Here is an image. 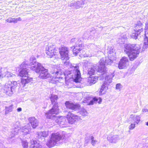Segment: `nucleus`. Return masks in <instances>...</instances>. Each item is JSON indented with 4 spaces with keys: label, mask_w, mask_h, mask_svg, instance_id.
Here are the masks:
<instances>
[{
    "label": "nucleus",
    "mask_w": 148,
    "mask_h": 148,
    "mask_svg": "<svg viewBox=\"0 0 148 148\" xmlns=\"http://www.w3.org/2000/svg\"><path fill=\"white\" fill-rule=\"evenodd\" d=\"M65 65L68 68L65 72L62 73L60 71H56L53 73L54 75L56 76V81H58L57 79L61 78L60 75L63 73L65 76L66 79L72 78L74 82L76 83H80L82 78L81 74L78 70V66L77 65L73 64H72L70 63L67 62L65 63ZM62 78V77H61Z\"/></svg>",
    "instance_id": "1"
},
{
    "label": "nucleus",
    "mask_w": 148,
    "mask_h": 148,
    "mask_svg": "<svg viewBox=\"0 0 148 148\" xmlns=\"http://www.w3.org/2000/svg\"><path fill=\"white\" fill-rule=\"evenodd\" d=\"M28 65L25 62H23L20 65L21 71L19 75L21 77H24L21 79V82L19 84L21 87L23 88L25 85L31 82L32 80V78L29 77L28 74L29 70L27 69Z\"/></svg>",
    "instance_id": "2"
},
{
    "label": "nucleus",
    "mask_w": 148,
    "mask_h": 148,
    "mask_svg": "<svg viewBox=\"0 0 148 148\" xmlns=\"http://www.w3.org/2000/svg\"><path fill=\"white\" fill-rule=\"evenodd\" d=\"M140 46L138 45L127 44L125 47L124 51L128 55L130 61H133L138 56Z\"/></svg>",
    "instance_id": "3"
},
{
    "label": "nucleus",
    "mask_w": 148,
    "mask_h": 148,
    "mask_svg": "<svg viewBox=\"0 0 148 148\" xmlns=\"http://www.w3.org/2000/svg\"><path fill=\"white\" fill-rule=\"evenodd\" d=\"M49 98L53 105L52 108L45 114L47 117L49 119H51L55 117V115L58 114L59 110L58 104L57 100L58 98L57 95L53 94L51 95Z\"/></svg>",
    "instance_id": "4"
},
{
    "label": "nucleus",
    "mask_w": 148,
    "mask_h": 148,
    "mask_svg": "<svg viewBox=\"0 0 148 148\" xmlns=\"http://www.w3.org/2000/svg\"><path fill=\"white\" fill-rule=\"evenodd\" d=\"M64 132H62L52 133L50 139L46 143V145L49 147H51L56 145H59L60 142L64 138Z\"/></svg>",
    "instance_id": "5"
},
{
    "label": "nucleus",
    "mask_w": 148,
    "mask_h": 148,
    "mask_svg": "<svg viewBox=\"0 0 148 148\" xmlns=\"http://www.w3.org/2000/svg\"><path fill=\"white\" fill-rule=\"evenodd\" d=\"M114 76V71L106 74L105 78V81L101 85L99 92V95L101 96L106 93L108 89V86L112 82V78Z\"/></svg>",
    "instance_id": "6"
},
{
    "label": "nucleus",
    "mask_w": 148,
    "mask_h": 148,
    "mask_svg": "<svg viewBox=\"0 0 148 148\" xmlns=\"http://www.w3.org/2000/svg\"><path fill=\"white\" fill-rule=\"evenodd\" d=\"M85 54L87 57H91L97 56V53L100 50L99 46L97 45L93 44H90L88 45L84 46Z\"/></svg>",
    "instance_id": "7"
},
{
    "label": "nucleus",
    "mask_w": 148,
    "mask_h": 148,
    "mask_svg": "<svg viewBox=\"0 0 148 148\" xmlns=\"http://www.w3.org/2000/svg\"><path fill=\"white\" fill-rule=\"evenodd\" d=\"M18 84L16 81H8L3 87L4 92L8 95L11 96L15 91Z\"/></svg>",
    "instance_id": "8"
},
{
    "label": "nucleus",
    "mask_w": 148,
    "mask_h": 148,
    "mask_svg": "<svg viewBox=\"0 0 148 148\" xmlns=\"http://www.w3.org/2000/svg\"><path fill=\"white\" fill-rule=\"evenodd\" d=\"M141 116L140 115L136 114H131L129 118L128 122H133L129 126L130 130H132L134 128L136 125L138 124L140 121Z\"/></svg>",
    "instance_id": "9"
},
{
    "label": "nucleus",
    "mask_w": 148,
    "mask_h": 148,
    "mask_svg": "<svg viewBox=\"0 0 148 148\" xmlns=\"http://www.w3.org/2000/svg\"><path fill=\"white\" fill-rule=\"evenodd\" d=\"M59 51L62 60L65 61V62L64 61V64L66 62L69 63L68 61L69 58L68 48L65 47H62L61 48H60Z\"/></svg>",
    "instance_id": "10"
},
{
    "label": "nucleus",
    "mask_w": 148,
    "mask_h": 148,
    "mask_svg": "<svg viewBox=\"0 0 148 148\" xmlns=\"http://www.w3.org/2000/svg\"><path fill=\"white\" fill-rule=\"evenodd\" d=\"M55 47L53 45H48L46 48V53L49 58H51L56 55Z\"/></svg>",
    "instance_id": "11"
},
{
    "label": "nucleus",
    "mask_w": 148,
    "mask_h": 148,
    "mask_svg": "<svg viewBox=\"0 0 148 148\" xmlns=\"http://www.w3.org/2000/svg\"><path fill=\"white\" fill-rule=\"evenodd\" d=\"M135 26V29L133 31L132 34L131 35V37L134 39H136L137 37L139 34L143 31L142 27V23L140 22H139Z\"/></svg>",
    "instance_id": "12"
},
{
    "label": "nucleus",
    "mask_w": 148,
    "mask_h": 148,
    "mask_svg": "<svg viewBox=\"0 0 148 148\" xmlns=\"http://www.w3.org/2000/svg\"><path fill=\"white\" fill-rule=\"evenodd\" d=\"M67 119L68 123L71 124H73L75 121L82 120L79 116L75 115L70 112H69L67 115Z\"/></svg>",
    "instance_id": "13"
},
{
    "label": "nucleus",
    "mask_w": 148,
    "mask_h": 148,
    "mask_svg": "<svg viewBox=\"0 0 148 148\" xmlns=\"http://www.w3.org/2000/svg\"><path fill=\"white\" fill-rule=\"evenodd\" d=\"M30 64L31 69L37 73L40 72L41 69L43 67L41 64L36 61L30 62Z\"/></svg>",
    "instance_id": "14"
},
{
    "label": "nucleus",
    "mask_w": 148,
    "mask_h": 148,
    "mask_svg": "<svg viewBox=\"0 0 148 148\" xmlns=\"http://www.w3.org/2000/svg\"><path fill=\"white\" fill-rule=\"evenodd\" d=\"M106 59L105 58H102L99 61V66H98V71L99 72L102 73V74L103 75L106 72V69L105 65Z\"/></svg>",
    "instance_id": "15"
},
{
    "label": "nucleus",
    "mask_w": 148,
    "mask_h": 148,
    "mask_svg": "<svg viewBox=\"0 0 148 148\" xmlns=\"http://www.w3.org/2000/svg\"><path fill=\"white\" fill-rule=\"evenodd\" d=\"M128 58L126 57H123L120 60L118 64V68L120 69H124L129 65Z\"/></svg>",
    "instance_id": "16"
},
{
    "label": "nucleus",
    "mask_w": 148,
    "mask_h": 148,
    "mask_svg": "<svg viewBox=\"0 0 148 148\" xmlns=\"http://www.w3.org/2000/svg\"><path fill=\"white\" fill-rule=\"evenodd\" d=\"M86 1L85 0L74 1L71 3L69 6L76 9H79L81 7L86 3Z\"/></svg>",
    "instance_id": "17"
},
{
    "label": "nucleus",
    "mask_w": 148,
    "mask_h": 148,
    "mask_svg": "<svg viewBox=\"0 0 148 148\" xmlns=\"http://www.w3.org/2000/svg\"><path fill=\"white\" fill-rule=\"evenodd\" d=\"M20 128L19 122L18 121L16 122V125H14V128L11 130V131L9 132V134L10 135V138L14 137L15 135L17 134Z\"/></svg>",
    "instance_id": "18"
},
{
    "label": "nucleus",
    "mask_w": 148,
    "mask_h": 148,
    "mask_svg": "<svg viewBox=\"0 0 148 148\" xmlns=\"http://www.w3.org/2000/svg\"><path fill=\"white\" fill-rule=\"evenodd\" d=\"M55 117L56 122V123H57L61 127H63L65 126H63L62 125H66L67 123L66 118L63 116H61L60 117H55L51 119H53V118Z\"/></svg>",
    "instance_id": "19"
},
{
    "label": "nucleus",
    "mask_w": 148,
    "mask_h": 148,
    "mask_svg": "<svg viewBox=\"0 0 148 148\" xmlns=\"http://www.w3.org/2000/svg\"><path fill=\"white\" fill-rule=\"evenodd\" d=\"M65 104L67 108L73 110H77L80 108V106L79 104H74L68 101L65 102Z\"/></svg>",
    "instance_id": "20"
},
{
    "label": "nucleus",
    "mask_w": 148,
    "mask_h": 148,
    "mask_svg": "<svg viewBox=\"0 0 148 148\" xmlns=\"http://www.w3.org/2000/svg\"><path fill=\"white\" fill-rule=\"evenodd\" d=\"M108 58L112 59H116V52L113 47L112 46H109L107 50Z\"/></svg>",
    "instance_id": "21"
},
{
    "label": "nucleus",
    "mask_w": 148,
    "mask_h": 148,
    "mask_svg": "<svg viewBox=\"0 0 148 148\" xmlns=\"http://www.w3.org/2000/svg\"><path fill=\"white\" fill-rule=\"evenodd\" d=\"M39 77L42 79H46L50 77V75L48 73L47 70L45 69L44 67L40 70L39 73Z\"/></svg>",
    "instance_id": "22"
},
{
    "label": "nucleus",
    "mask_w": 148,
    "mask_h": 148,
    "mask_svg": "<svg viewBox=\"0 0 148 148\" xmlns=\"http://www.w3.org/2000/svg\"><path fill=\"white\" fill-rule=\"evenodd\" d=\"M83 51H85V47L83 46L82 44H77L75 46H74V48L73 49V54L75 55H76L80 51H81L82 49Z\"/></svg>",
    "instance_id": "23"
},
{
    "label": "nucleus",
    "mask_w": 148,
    "mask_h": 148,
    "mask_svg": "<svg viewBox=\"0 0 148 148\" xmlns=\"http://www.w3.org/2000/svg\"><path fill=\"white\" fill-rule=\"evenodd\" d=\"M107 139L110 143H115L119 140V138L118 135L111 134L108 135Z\"/></svg>",
    "instance_id": "24"
},
{
    "label": "nucleus",
    "mask_w": 148,
    "mask_h": 148,
    "mask_svg": "<svg viewBox=\"0 0 148 148\" xmlns=\"http://www.w3.org/2000/svg\"><path fill=\"white\" fill-rule=\"evenodd\" d=\"M98 79L97 77H89L86 79V80L87 82V85H91L96 83Z\"/></svg>",
    "instance_id": "25"
},
{
    "label": "nucleus",
    "mask_w": 148,
    "mask_h": 148,
    "mask_svg": "<svg viewBox=\"0 0 148 148\" xmlns=\"http://www.w3.org/2000/svg\"><path fill=\"white\" fill-rule=\"evenodd\" d=\"M28 121L33 128H35L38 125V122L34 117L29 118Z\"/></svg>",
    "instance_id": "26"
},
{
    "label": "nucleus",
    "mask_w": 148,
    "mask_h": 148,
    "mask_svg": "<svg viewBox=\"0 0 148 148\" xmlns=\"http://www.w3.org/2000/svg\"><path fill=\"white\" fill-rule=\"evenodd\" d=\"M31 130V125L29 123H28L24 127H23L21 130L22 132L23 133V134L25 135L29 133Z\"/></svg>",
    "instance_id": "27"
},
{
    "label": "nucleus",
    "mask_w": 148,
    "mask_h": 148,
    "mask_svg": "<svg viewBox=\"0 0 148 148\" xmlns=\"http://www.w3.org/2000/svg\"><path fill=\"white\" fill-rule=\"evenodd\" d=\"M98 68V66L96 65L95 66L89 68L88 70V73L90 75H92L94 74L96 71L99 72L97 70Z\"/></svg>",
    "instance_id": "28"
},
{
    "label": "nucleus",
    "mask_w": 148,
    "mask_h": 148,
    "mask_svg": "<svg viewBox=\"0 0 148 148\" xmlns=\"http://www.w3.org/2000/svg\"><path fill=\"white\" fill-rule=\"evenodd\" d=\"M31 143L32 145L30 146V148H42L41 145L36 141L31 140Z\"/></svg>",
    "instance_id": "29"
},
{
    "label": "nucleus",
    "mask_w": 148,
    "mask_h": 148,
    "mask_svg": "<svg viewBox=\"0 0 148 148\" xmlns=\"http://www.w3.org/2000/svg\"><path fill=\"white\" fill-rule=\"evenodd\" d=\"M49 134V132L48 131L40 132H38V135L39 138H42L47 137Z\"/></svg>",
    "instance_id": "30"
},
{
    "label": "nucleus",
    "mask_w": 148,
    "mask_h": 148,
    "mask_svg": "<svg viewBox=\"0 0 148 148\" xmlns=\"http://www.w3.org/2000/svg\"><path fill=\"white\" fill-rule=\"evenodd\" d=\"M145 35V37L143 40V49H145L148 47V38Z\"/></svg>",
    "instance_id": "31"
},
{
    "label": "nucleus",
    "mask_w": 148,
    "mask_h": 148,
    "mask_svg": "<svg viewBox=\"0 0 148 148\" xmlns=\"http://www.w3.org/2000/svg\"><path fill=\"white\" fill-rule=\"evenodd\" d=\"M126 38L127 36L126 34L125 33L122 34L119 38L120 40L119 41V43H120L121 42H125Z\"/></svg>",
    "instance_id": "32"
},
{
    "label": "nucleus",
    "mask_w": 148,
    "mask_h": 148,
    "mask_svg": "<svg viewBox=\"0 0 148 148\" xmlns=\"http://www.w3.org/2000/svg\"><path fill=\"white\" fill-rule=\"evenodd\" d=\"M80 111H79V112L80 114L82 115L83 116H86L88 114V112L86 111V110L84 108H81L80 109Z\"/></svg>",
    "instance_id": "33"
},
{
    "label": "nucleus",
    "mask_w": 148,
    "mask_h": 148,
    "mask_svg": "<svg viewBox=\"0 0 148 148\" xmlns=\"http://www.w3.org/2000/svg\"><path fill=\"white\" fill-rule=\"evenodd\" d=\"M22 145L23 148H27L28 147V143L25 140L21 141Z\"/></svg>",
    "instance_id": "34"
},
{
    "label": "nucleus",
    "mask_w": 148,
    "mask_h": 148,
    "mask_svg": "<svg viewBox=\"0 0 148 148\" xmlns=\"http://www.w3.org/2000/svg\"><path fill=\"white\" fill-rule=\"evenodd\" d=\"M5 76L8 78L10 77H15V75L12 74L10 72L8 71H6L5 73Z\"/></svg>",
    "instance_id": "35"
},
{
    "label": "nucleus",
    "mask_w": 148,
    "mask_h": 148,
    "mask_svg": "<svg viewBox=\"0 0 148 148\" xmlns=\"http://www.w3.org/2000/svg\"><path fill=\"white\" fill-rule=\"evenodd\" d=\"M81 40H79L78 38H73L71 39V43H75L77 44H79V42Z\"/></svg>",
    "instance_id": "36"
},
{
    "label": "nucleus",
    "mask_w": 148,
    "mask_h": 148,
    "mask_svg": "<svg viewBox=\"0 0 148 148\" xmlns=\"http://www.w3.org/2000/svg\"><path fill=\"white\" fill-rule=\"evenodd\" d=\"M13 105L11 104L9 106H6L5 107L6 111L11 112L12 111L13 108Z\"/></svg>",
    "instance_id": "37"
},
{
    "label": "nucleus",
    "mask_w": 148,
    "mask_h": 148,
    "mask_svg": "<svg viewBox=\"0 0 148 148\" xmlns=\"http://www.w3.org/2000/svg\"><path fill=\"white\" fill-rule=\"evenodd\" d=\"M90 139L91 141V144L93 146L95 145L97 142V141L95 139L94 137L93 136L90 137Z\"/></svg>",
    "instance_id": "38"
},
{
    "label": "nucleus",
    "mask_w": 148,
    "mask_h": 148,
    "mask_svg": "<svg viewBox=\"0 0 148 148\" xmlns=\"http://www.w3.org/2000/svg\"><path fill=\"white\" fill-rule=\"evenodd\" d=\"M116 60V59H112L111 58H108V59L106 60V65L107 64L111 65V64L112 63L113 61Z\"/></svg>",
    "instance_id": "39"
},
{
    "label": "nucleus",
    "mask_w": 148,
    "mask_h": 148,
    "mask_svg": "<svg viewBox=\"0 0 148 148\" xmlns=\"http://www.w3.org/2000/svg\"><path fill=\"white\" fill-rule=\"evenodd\" d=\"M21 17H18L17 18H12V23H16L18 21H21Z\"/></svg>",
    "instance_id": "40"
},
{
    "label": "nucleus",
    "mask_w": 148,
    "mask_h": 148,
    "mask_svg": "<svg viewBox=\"0 0 148 148\" xmlns=\"http://www.w3.org/2000/svg\"><path fill=\"white\" fill-rule=\"evenodd\" d=\"M88 33H89L87 32H86L84 33L83 37L84 39H86L89 38V34Z\"/></svg>",
    "instance_id": "41"
},
{
    "label": "nucleus",
    "mask_w": 148,
    "mask_h": 148,
    "mask_svg": "<svg viewBox=\"0 0 148 148\" xmlns=\"http://www.w3.org/2000/svg\"><path fill=\"white\" fill-rule=\"evenodd\" d=\"M122 87V86L121 84H117L116 85V89L117 90H120Z\"/></svg>",
    "instance_id": "42"
},
{
    "label": "nucleus",
    "mask_w": 148,
    "mask_h": 148,
    "mask_svg": "<svg viewBox=\"0 0 148 148\" xmlns=\"http://www.w3.org/2000/svg\"><path fill=\"white\" fill-rule=\"evenodd\" d=\"M97 100L94 97L92 100H91L89 103L88 105H92L94 103H96V100Z\"/></svg>",
    "instance_id": "43"
},
{
    "label": "nucleus",
    "mask_w": 148,
    "mask_h": 148,
    "mask_svg": "<svg viewBox=\"0 0 148 148\" xmlns=\"http://www.w3.org/2000/svg\"><path fill=\"white\" fill-rule=\"evenodd\" d=\"M142 112H148V105H147L142 110Z\"/></svg>",
    "instance_id": "44"
},
{
    "label": "nucleus",
    "mask_w": 148,
    "mask_h": 148,
    "mask_svg": "<svg viewBox=\"0 0 148 148\" xmlns=\"http://www.w3.org/2000/svg\"><path fill=\"white\" fill-rule=\"evenodd\" d=\"M95 98H96L97 100H96V103H100L102 101V99L100 97H99L97 98L95 97Z\"/></svg>",
    "instance_id": "45"
},
{
    "label": "nucleus",
    "mask_w": 148,
    "mask_h": 148,
    "mask_svg": "<svg viewBox=\"0 0 148 148\" xmlns=\"http://www.w3.org/2000/svg\"><path fill=\"white\" fill-rule=\"evenodd\" d=\"M30 60L31 62H34V61H36V58L33 56H32L30 59Z\"/></svg>",
    "instance_id": "46"
},
{
    "label": "nucleus",
    "mask_w": 148,
    "mask_h": 148,
    "mask_svg": "<svg viewBox=\"0 0 148 148\" xmlns=\"http://www.w3.org/2000/svg\"><path fill=\"white\" fill-rule=\"evenodd\" d=\"M12 18H9L8 19L6 20V21L9 23H12Z\"/></svg>",
    "instance_id": "47"
},
{
    "label": "nucleus",
    "mask_w": 148,
    "mask_h": 148,
    "mask_svg": "<svg viewBox=\"0 0 148 148\" xmlns=\"http://www.w3.org/2000/svg\"><path fill=\"white\" fill-rule=\"evenodd\" d=\"M17 110L18 112H21L22 111V108H18L17 109Z\"/></svg>",
    "instance_id": "48"
},
{
    "label": "nucleus",
    "mask_w": 148,
    "mask_h": 148,
    "mask_svg": "<svg viewBox=\"0 0 148 148\" xmlns=\"http://www.w3.org/2000/svg\"><path fill=\"white\" fill-rule=\"evenodd\" d=\"M148 34V26L147 29L146 30L145 35H146V34Z\"/></svg>",
    "instance_id": "49"
},
{
    "label": "nucleus",
    "mask_w": 148,
    "mask_h": 148,
    "mask_svg": "<svg viewBox=\"0 0 148 148\" xmlns=\"http://www.w3.org/2000/svg\"><path fill=\"white\" fill-rule=\"evenodd\" d=\"M146 124L147 125V126H148V121L147 122H146V124Z\"/></svg>",
    "instance_id": "50"
},
{
    "label": "nucleus",
    "mask_w": 148,
    "mask_h": 148,
    "mask_svg": "<svg viewBox=\"0 0 148 148\" xmlns=\"http://www.w3.org/2000/svg\"><path fill=\"white\" fill-rule=\"evenodd\" d=\"M137 112V111H134V113H136V112Z\"/></svg>",
    "instance_id": "51"
},
{
    "label": "nucleus",
    "mask_w": 148,
    "mask_h": 148,
    "mask_svg": "<svg viewBox=\"0 0 148 148\" xmlns=\"http://www.w3.org/2000/svg\"><path fill=\"white\" fill-rule=\"evenodd\" d=\"M147 24H148V23H147H147H146V25H147Z\"/></svg>",
    "instance_id": "52"
}]
</instances>
